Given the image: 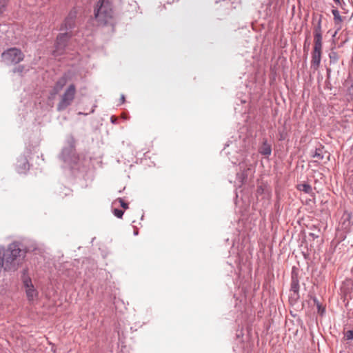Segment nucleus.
<instances>
[{
	"instance_id": "1",
	"label": "nucleus",
	"mask_w": 353,
	"mask_h": 353,
	"mask_svg": "<svg viewBox=\"0 0 353 353\" xmlns=\"http://www.w3.org/2000/svg\"><path fill=\"white\" fill-rule=\"evenodd\" d=\"M63 163V168H68L74 178L85 182L93 180V172L89 168V161L81 159L76 152L75 139L72 136L67 139L65 145L59 155Z\"/></svg>"
},
{
	"instance_id": "2",
	"label": "nucleus",
	"mask_w": 353,
	"mask_h": 353,
	"mask_svg": "<svg viewBox=\"0 0 353 353\" xmlns=\"http://www.w3.org/2000/svg\"><path fill=\"white\" fill-rule=\"evenodd\" d=\"M28 252L26 246L20 241H13L2 254L6 261L5 272H14L17 271Z\"/></svg>"
},
{
	"instance_id": "3",
	"label": "nucleus",
	"mask_w": 353,
	"mask_h": 353,
	"mask_svg": "<svg viewBox=\"0 0 353 353\" xmlns=\"http://www.w3.org/2000/svg\"><path fill=\"white\" fill-rule=\"evenodd\" d=\"M94 15L99 26H105L112 18V5L109 0H98L94 9Z\"/></svg>"
},
{
	"instance_id": "4",
	"label": "nucleus",
	"mask_w": 353,
	"mask_h": 353,
	"mask_svg": "<svg viewBox=\"0 0 353 353\" xmlns=\"http://www.w3.org/2000/svg\"><path fill=\"white\" fill-rule=\"evenodd\" d=\"M230 160L233 164L239 165V172L236 173V180L240 184L245 183L248 178L252 176L255 172L254 163L245 159H243L242 160L237 159L236 161H233L230 159Z\"/></svg>"
},
{
	"instance_id": "5",
	"label": "nucleus",
	"mask_w": 353,
	"mask_h": 353,
	"mask_svg": "<svg viewBox=\"0 0 353 353\" xmlns=\"http://www.w3.org/2000/svg\"><path fill=\"white\" fill-rule=\"evenodd\" d=\"M1 61L6 65H17L23 61L25 54L20 48L11 47L4 50L1 55Z\"/></svg>"
},
{
	"instance_id": "6",
	"label": "nucleus",
	"mask_w": 353,
	"mask_h": 353,
	"mask_svg": "<svg viewBox=\"0 0 353 353\" xmlns=\"http://www.w3.org/2000/svg\"><path fill=\"white\" fill-rule=\"evenodd\" d=\"M72 37L73 34L71 32L59 33L54 41L53 55L59 56L63 54Z\"/></svg>"
},
{
	"instance_id": "7",
	"label": "nucleus",
	"mask_w": 353,
	"mask_h": 353,
	"mask_svg": "<svg viewBox=\"0 0 353 353\" xmlns=\"http://www.w3.org/2000/svg\"><path fill=\"white\" fill-rule=\"evenodd\" d=\"M76 87L74 84H71L65 90L61 97V99L57 104V110L59 112L65 110L69 105H71L75 95Z\"/></svg>"
},
{
	"instance_id": "8",
	"label": "nucleus",
	"mask_w": 353,
	"mask_h": 353,
	"mask_svg": "<svg viewBox=\"0 0 353 353\" xmlns=\"http://www.w3.org/2000/svg\"><path fill=\"white\" fill-rule=\"evenodd\" d=\"M77 10L72 8L60 25L59 30L71 32L77 27Z\"/></svg>"
},
{
	"instance_id": "9",
	"label": "nucleus",
	"mask_w": 353,
	"mask_h": 353,
	"mask_svg": "<svg viewBox=\"0 0 353 353\" xmlns=\"http://www.w3.org/2000/svg\"><path fill=\"white\" fill-rule=\"evenodd\" d=\"M30 153V149L26 147L24 153L17 158L16 170L19 174H26L30 170L28 157Z\"/></svg>"
},
{
	"instance_id": "10",
	"label": "nucleus",
	"mask_w": 353,
	"mask_h": 353,
	"mask_svg": "<svg viewBox=\"0 0 353 353\" xmlns=\"http://www.w3.org/2000/svg\"><path fill=\"white\" fill-rule=\"evenodd\" d=\"M322 48V43H314V48L312 52L311 61V68L314 70H316L321 64Z\"/></svg>"
},
{
	"instance_id": "11",
	"label": "nucleus",
	"mask_w": 353,
	"mask_h": 353,
	"mask_svg": "<svg viewBox=\"0 0 353 353\" xmlns=\"http://www.w3.org/2000/svg\"><path fill=\"white\" fill-rule=\"evenodd\" d=\"M322 15H320L319 18L316 20L313 19L314 21H315V23L314 25V30H313V34H314V43H322L323 37H322Z\"/></svg>"
},
{
	"instance_id": "12",
	"label": "nucleus",
	"mask_w": 353,
	"mask_h": 353,
	"mask_svg": "<svg viewBox=\"0 0 353 353\" xmlns=\"http://www.w3.org/2000/svg\"><path fill=\"white\" fill-rule=\"evenodd\" d=\"M290 291L294 293H299V281L298 273L295 271L294 268H292L291 274Z\"/></svg>"
},
{
	"instance_id": "13",
	"label": "nucleus",
	"mask_w": 353,
	"mask_h": 353,
	"mask_svg": "<svg viewBox=\"0 0 353 353\" xmlns=\"http://www.w3.org/2000/svg\"><path fill=\"white\" fill-rule=\"evenodd\" d=\"M86 263L90 265V267L85 269V274L88 278H91L92 276H94V271L97 270V265L93 261L88 259L85 261H83V265L85 266Z\"/></svg>"
},
{
	"instance_id": "14",
	"label": "nucleus",
	"mask_w": 353,
	"mask_h": 353,
	"mask_svg": "<svg viewBox=\"0 0 353 353\" xmlns=\"http://www.w3.org/2000/svg\"><path fill=\"white\" fill-rule=\"evenodd\" d=\"M259 152L262 155L268 157L272 153V145L268 143V140L264 139L262 142V145L259 148Z\"/></svg>"
},
{
	"instance_id": "15",
	"label": "nucleus",
	"mask_w": 353,
	"mask_h": 353,
	"mask_svg": "<svg viewBox=\"0 0 353 353\" xmlns=\"http://www.w3.org/2000/svg\"><path fill=\"white\" fill-rule=\"evenodd\" d=\"M65 84V79L64 78L59 79L54 84L52 88V94H57L60 90H62Z\"/></svg>"
},
{
	"instance_id": "16",
	"label": "nucleus",
	"mask_w": 353,
	"mask_h": 353,
	"mask_svg": "<svg viewBox=\"0 0 353 353\" xmlns=\"http://www.w3.org/2000/svg\"><path fill=\"white\" fill-rule=\"evenodd\" d=\"M296 188L298 190L303 192L305 194H310L312 193V188L307 183H303L298 184L296 186Z\"/></svg>"
},
{
	"instance_id": "17",
	"label": "nucleus",
	"mask_w": 353,
	"mask_h": 353,
	"mask_svg": "<svg viewBox=\"0 0 353 353\" xmlns=\"http://www.w3.org/2000/svg\"><path fill=\"white\" fill-rule=\"evenodd\" d=\"M323 149H324V146L322 144L319 143V147L316 148L314 152L311 154V157L313 158H317L320 160L323 159V158H324V156L323 154Z\"/></svg>"
},
{
	"instance_id": "18",
	"label": "nucleus",
	"mask_w": 353,
	"mask_h": 353,
	"mask_svg": "<svg viewBox=\"0 0 353 353\" xmlns=\"http://www.w3.org/2000/svg\"><path fill=\"white\" fill-rule=\"evenodd\" d=\"M26 293L27 299L30 301H33L34 299L38 295V292L35 289L34 286H33V288H29L26 289Z\"/></svg>"
},
{
	"instance_id": "19",
	"label": "nucleus",
	"mask_w": 353,
	"mask_h": 353,
	"mask_svg": "<svg viewBox=\"0 0 353 353\" xmlns=\"http://www.w3.org/2000/svg\"><path fill=\"white\" fill-rule=\"evenodd\" d=\"M328 57L330 59V65L336 64L339 59V56L338 53L334 50V48H332L330 50Z\"/></svg>"
},
{
	"instance_id": "20",
	"label": "nucleus",
	"mask_w": 353,
	"mask_h": 353,
	"mask_svg": "<svg viewBox=\"0 0 353 353\" xmlns=\"http://www.w3.org/2000/svg\"><path fill=\"white\" fill-rule=\"evenodd\" d=\"M312 300L316 306L318 313L321 316H323L324 314L325 313V307L322 305V304L319 302V299L316 296L312 297Z\"/></svg>"
},
{
	"instance_id": "21",
	"label": "nucleus",
	"mask_w": 353,
	"mask_h": 353,
	"mask_svg": "<svg viewBox=\"0 0 353 353\" xmlns=\"http://www.w3.org/2000/svg\"><path fill=\"white\" fill-rule=\"evenodd\" d=\"M332 14L334 16V21L336 24L341 23L343 21V18L340 15L339 11L337 8H334L332 10Z\"/></svg>"
},
{
	"instance_id": "22",
	"label": "nucleus",
	"mask_w": 353,
	"mask_h": 353,
	"mask_svg": "<svg viewBox=\"0 0 353 353\" xmlns=\"http://www.w3.org/2000/svg\"><path fill=\"white\" fill-rule=\"evenodd\" d=\"M21 280L26 289L29 288H33L34 285L32 284V279L30 276H24V278L21 279Z\"/></svg>"
},
{
	"instance_id": "23",
	"label": "nucleus",
	"mask_w": 353,
	"mask_h": 353,
	"mask_svg": "<svg viewBox=\"0 0 353 353\" xmlns=\"http://www.w3.org/2000/svg\"><path fill=\"white\" fill-rule=\"evenodd\" d=\"M300 298L299 293L292 292L289 296V302L291 305H294L297 303Z\"/></svg>"
},
{
	"instance_id": "24",
	"label": "nucleus",
	"mask_w": 353,
	"mask_h": 353,
	"mask_svg": "<svg viewBox=\"0 0 353 353\" xmlns=\"http://www.w3.org/2000/svg\"><path fill=\"white\" fill-rule=\"evenodd\" d=\"M10 0H0V17L6 11Z\"/></svg>"
},
{
	"instance_id": "25",
	"label": "nucleus",
	"mask_w": 353,
	"mask_h": 353,
	"mask_svg": "<svg viewBox=\"0 0 353 353\" xmlns=\"http://www.w3.org/2000/svg\"><path fill=\"white\" fill-rule=\"evenodd\" d=\"M112 212H113L114 215L119 219H121L124 214V211L123 210L119 209V208L113 209Z\"/></svg>"
},
{
	"instance_id": "26",
	"label": "nucleus",
	"mask_w": 353,
	"mask_h": 353,
	"mask_svg": "<svg viewBox=\"0 0 353 353\" xmlns=\"http://www.w3.org/2000/svg\"><path fill=\"white\" fill-rule=\"evenodd\" d=\"M25 70V67L22 65H18L17 67H15L12 72L13 73H18V74H22Z\"/></svg>"
},
{
	"instance_id": "27",
	"label": "nucleus",
	"mask_w": 353,
	"mask_h": 353,
	"mask_svg": "<svg viewBox=\"0 0 353 353\" xmlns=\"http://www.w3.org/2000/svg\"><path fill=\"white\" fill-rule=\"evenodd\" d=\"M347 95L353 100V83L347 88Z\"/></svg>"
},
{
	"instance_id": "28",
	"label": "nucleus",
	"mask_w": 353,
	"mask_h": 353,
	"mask_svg": "<svg viewBox=\"0 0 353 353\" xmlns=\"http://www.w3.org/2000/svg\"><path fill=\"white\" fill-rule=\"evenodd\" d=\"M345 338L348 341L353 340V330H347L345 334Z\"/></svg>"
},
{
	"instance_id": "29",
	"label": "nucleus",
	"mask_w": 353,
	"mask_h": 353,
	"mask_svg": "<svg viewBox=\"0 0 353 353\" xmlns=\"http://www.w3.org/2000/svg\"><path fill=\"white\" fill-rule=\"evenodd\" d=\"M265 192V189L262 186H259L256 191V196L259 198V196H262Z\"/></svg>"
},
{
	"instance_id": "30",
	"label": "nucleus",
	"mask_w": 353,
	"mask_h": 353,
	"mask_svg": "<svg viewBox=\"0 0 353 353\" xmlns=\"http://www.w3.org/2000/svg\"><path fill=\"white\" fill-rule=\"evenodd\" d=\"M117 200L119 202L120 205L123 209L126 210V209L128 208V203L125 202L124 200L122 198H118Z\"/></svg>"
},
{
	"instance_id": "31",
	"label": "nucleus",
	"mask_w": 353,
	"mask_h": 353,
	"mask_svg": "<svg viewBox=\"0 0 353 353\" xmlns=\"http://www.w3.org/2000/svg\"><path fill=\"white\" fill-rule=\"evenodd\" d=\"M331 72H332L331 68H326L327 75H326V80H325V83H329L330 84V77H331Z\"/></svg>"
},
{
	"instance_id": "32",
	"label": "nucleus",
	"mask_w": 353,
	"mask_h": 353,
	"mask_svg": "<svg viewBox=\"0 0 353 353\" xmlns=\"http://www.w3.org/2000/svg\"><path fill=\"white\" fill-rule=\"evenodd\" d=\"M230 145H233V141H228L225 144V147L223 150V151L221 152V154H223L224 152L225 154L226 155H228L230 154V152H227L225 151V149L227 147H229Z\"/></svg>"
},
{
	"instance_id": "33",
	"label": "nucleus",
	"mask_w": 353,
	"mask_h": 353,
	"mask_svg": "<svg viewBox=\"0 0 353 353\" xmlns=\"http://www.w3.org/2000/svg\"><path fill=\"white\" fill-rule=\"evenodd\" d=\"M71 193V190L66 188V187H64L63 188V194H60V195L61 196H68L70 195Z\"/></svg>"
},
{
	"instance_id": "34",
	"label": "nucleus",
	"mask_w": 353,
	"mask_h": 353,
	"mask_svg": "<svg viewBox=\"0 0 353 353\" xmlns=\"http://www.w3.org/2000/svg\"><path fill=\"white\" fill-rule=\"evenodd\" d=\"M28 268H26L24 269H23V270L21 271V279H23L24 278V276H30L29 274H28Z\"/></svg>"
},
{
	"instance_id": "35",
	"label": "nucleus",
	"mask_w": 353,
	"mask_h": 353,
	"mask_svg": "<svg viewBox=\"0 0 353 353\" xmlns=\"http://www.w3.org/2000/svg\"><path fill=\"white\" fill-rule=\"evenodd\" d=\"M335 3L342 7V5H345V2L343 0H333Z\"/></svg>"
},
{
	"instance_id": "36",
	"label": "nucleus",
	"mask_w": 353,
	"mask_h": 353,
	"mask_svg": "<svg viewBox=\"0 0 353 353\" xmlns=\"http://www.w3.org/2000/svg\"><path fill=\"white\" fill-rule=\"evenodd\" d=\"M239 263H240V257L239 256V254L237 256H236V259H235V263L239 265Z\"/></svg>"
},
{
	"instance_id": "37",
	"label": "nucleus",
	"mask_w": 353,
	"mask_h": 353,
	"mask_svg": "<svg viewBox=\"0 0 353 353\" xmlns=\"http://www.w3.org/2000/svg\"><path fill=\"white\" fill-rule=\"evenodd\" d=\"M120 101L121 103H123L125 101V97L124 94H121Z\"/></svg>"
},
{
	"instance_id": "38",
	"label": "nucleus",
	"mask_w": 353,
	"mask_h": 353,
	"mask_svg": "<svg viewBox=\"0 0 353 353\" xmlns=\"http://www.w3.org/2000/svg\"><path fill=\"white\" fill-rule=\"evenodd\" d=\"M110 121H111V123H116L117 120H116V119H115L114 117H111V118H110Z\"/></svg>"
},
{
	"instance_id": "39",
	"label": "nucleus",
	"mask_w": 353,
	"mask_h": 353,
	"mask_svg": "<svg viewBox=\"0 0 353 353\" xmlns=\"http://www.w3.org/2000/svg\"><path fill=\"white\" fill-rule=\"evenodd\" d=\"M232 248H233L235 246V244L236 243V239H232Z\"/></svg>"
},
{
	"instance_id": "40",
	"label": "nucleus",
	"mask_w": 353,
	"mask_h": 353,
	"mask_svg": "<svg viewBox=\"0 0 353 353\" xmlns=\"http://www.w3.org/2000/svg\"><path fill=\"white\" fill-rule=\"evenodd\" d=\"M310 236H311L313 239H316L319 236L315 235L314 233H310Z\"/></svg>"
},
{
	"instance_id": "41",
	"label": "nucleus",
	"mask_w": 353,
	"mask_h": 353,
	"mask_svg": "<svg viewBox=\"0 0 353 353\" xmlns=\"http://www.w3.org/2000/svg\"><path fill=\"white\" fill-rule=\"evenodd\" d=\"M138 234H139L138 229H135V230H134L133 234H134V236H137V235H138Z\"/></svg>"
},
{
	"instance_id": "42",
	"label": "nucleus",
	"mask_w": 353,
	"mask_h": 353,
	"mask_svg": "<svg viewBox=\"0 0 353 353\" xmlns=\"http://www.w3.org/2000/svg\"><path fill=\"white\" fill-rule=\"evenodd\" d=\"M325 85H326L327 88H328L330 90L332 89V85H331L330 83V84L329 83H325Z\"/></svg>"
},
{
	"instance_id": "43",
	"label": "nucleus",
	"mask_w": 353,
	"mask_h": 353,
	"mask_svg": "<svg viewBox=\"0 0 353 353\" xmlns=\"http://www.w3.org/2000/svg\"><path fill=\"white\" fill-rule=\"evenodd\" d=\"M70 272H71V271H68V276H70ZM72 272H73V270H72ZM71 279L72 280L74 279V275L73 274L71 275Z\"/></svg>"
},
{
	"instance_id": "44",
	"label": "nucleus",
	"mask_w": 353,
	"mask_h": 353,
	"mask_svg": "<svg viewBox=\"0 0 353 353\" xmlns=\"http://www.w3.org/2000/svg\"><path fill=\"white\" fill-rule=\"evenodd\" d=\"M351 274L353 276V267L351 268Z\"/></svg>"
},
{
	"instance_id": "45",
	"label": "nucleus",
	"mask_w": 353,
	"mask_h": 353,
	"mask_svg": "<svg viewBox=\"0 0 353 353\" xmlns=\"http://www.w3.org/2000/svg\"><path fill=\"white\" fill-rule=\"evenodd\" d=\"M337 32H334V33L333 34L332 37H335V35L336 34Z\"/></svg>"
},
{
	"instance_id": "46",
	"label": "nucleus",
	"mask_w": 353,
	"mask_h": 353,
	"mask_svg": "<svg viewBox=\"0 0 353 353\" xmlns=\"http://www.w3.org/2000/svg\"><path fill=\"white\" fill-rule=\"evenodd\" d=\"M234 142H236V139H234ZM234 144L236 145V143H234Z\"/></svg>"
},
{
	"instance_id": "47",
	"label": "nucleus",
	"mask_w": 353,
	"mask_h": 353,
	"mask_svg": "<svg viewBox=\"0 0 353 353\" xmlns=\"http://www.w3.org/2000/svg\"><path fill=\"white\" fill-rule=\"evenodd\" d=\"M225 241H226V242H228V241H229V239H228V238H227V239H225Z\"/></svg>"
},
{
	"instance_id": "48",
	"label": "nucleus",
	"mask_w": 353,
	"mask_h": 353,
	"mask_svg": "<svg viewBox=\"0 0 353 353\" xmlns=\"http://www.w3.org/2000/svg\"><path fill=\"white\" fill-rule=\"evenodd\" d=\"M305 46H307V44H306L305 43H304V47Z\"/></svg>"
},
{
	"instance_id": "49",
	"label": "nucleus",
	"mask_w": 353,
	"mask_h": 353,
	"mask_svg": "<svg viewBox=\"0 0 353 353\" xmlns=\"http://www.w3.org/2000/svg\"><path fill=\"white\" fill-rule=\"evenodd\" d=\"M305 46H307V44H306L305 43H304V47Z\"/></svg>"
},
{
	"instance_id": "50",
	"label": "nucleus",
	"mask_w": 353,
	"mask_h": 353,
	"mask_svg": "<svg viewBox=\"0 0 353 353\" xmlns=\"http://www.w3.org/2000/svg\"><path fill=\"white\" fill-rule=\"evenodd\" d=\"M236 336H237V337H239V336H240V334H236Z\"/></svg>"
}]
</instances>
